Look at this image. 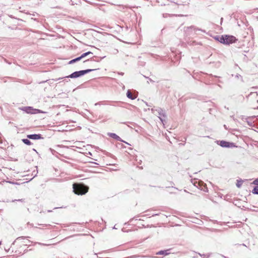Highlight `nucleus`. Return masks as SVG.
I'll use <instances>...</instances> for the list:
<instances>
[{
    "mask_svg": "<svg viewBox=\"0 0 258 258\" xmlns=\"http://www.w3.org/2000/svg\"><path fill=\"white\" fill-rule=\"evenodd\" d=\"M242 183L241 182H237L236 185L238 187H240Z\"/></svg>",
    "mask_w": 258,
    "mask_h": 258,
    "instance_id": "16",
    "label": "nucleus"
},
{
    "mask_svg": "<svg viewBox=\"0 0 258 258\" xmlns=\"http://www.w3.org/2000/svg\"><path fill=\"white\" fill-rule=\"evenodd\" d=\"M252 193L253 194L258 195V185L253 188V189L252 190Z\"/></svg>",
    "mask_w": 258,
    "mask_h": 258,
    "instance_id": "13",
    "label": "nucleus"
},
{
    "mask_svg": "<svg viewBox=\"0 0 258 258\" xmlns=\"http://www.w3.org/2000/svg\"><path fill=\"white\" fill-rule=\"evenodd\" d=\"M168 251L169 250H161L157 252L156 254L166 255L169 253Z\"/></svg>",
    "mask_w": 258,
    "mask_h": 258,
    "instance_id": "11",
    "label": "nucleus"
},
{
    "mask_svg": "<svg viewBox=\"0 0 258 258\" xmlns=\"http://www.w3.org/2000/svg\"><path fill=\"white\" fill-rule=\"evenodd\" d=\"M22 141L24 144L27 145H31L32 144V143L28 139H23Z\"/></svg>",
    "mask_w": 258,
    "mask_h": 258,
    "instance_id": "12",
    "label": "nucleus"
},
{
    "mask_svg": "<svg viewBox=\"0 0 258 258\" xmlns=\"http://www.w3.org/2000/svg\"><path fill=\"white\" fill-rule=\"evenodd\" d=\"M73 191L78 195H83L86 194L89 190V187L81 183H75L73 184Z\"/></svg>",
    "mask_w": 258,
    "mask_h": 258,
    "instance_id": "1",
    "label": "nucleus"
},
{
    "mask_svg": "<svg viewBox=\"0 0 258 258\" xmlns=\"http://www.w3.org/2000/svg\"><path fill=\"white\" fill-rule=\"evenodd\" d=\"M252 184L258 185V178L255 179L252 182Z\"/></svg>",
    "mask_w": 258,
    "mask_h": 258,
    "instance_id": "14",
    "label": "nucleus"
},
{
    "mask_svg": "<svg viewBox=\"0 0 258 258\" xmlns=\"http://www.w3.org/2000/svg\"><path fill=\"white\" fill-rule=\"evenodd\" d=\"M111 137H112V138H115V139H117L119 138L118 136H117L116 134H111V135H110Z\"/></svg>",
    "mask_w": 258,
    "mask_h": 258,
    "instance_id": "15",
    "label": "nucleus"
},
{
    "mask_svg": "<svg viewBox=\"0 0 258 258\" xmlns=\"http://www.w3.org/2000/svg\"><path fill=\"white\" fill-rule=\"evenodd\" d=\"M257 94L256 92H251L248 96L247 98L249 100H251L252 98H257Z\"/></svg>",
    "mask_w": 258,
    "mask_h": 258,
    "instance_id": "9",
    "label": "nucleus"
},
{
    "mask_svg": "<svg viewBox=\"0 0 258 258\" xmlns=\"http://www.w3.org/2000/svg\"><path fill=\"white\" fill-rule=\"evenodd\" d=\"M198 186L199 188L205 192H208V189L206 183L202 181H198Z\"/></svg>",
    "mask_w": 258,
    "mask_h": 258,
    "instance_id": "6",
    "label": "nucleus"
},
{
    "mask_svg": "<svg viewBox=\"0 0 258 258\" xmlns=\"http://www.w3.org/2000/svg\"><path fill=\"white\" fill-rule=\"evenodd\" d=\"M90 54H92V53L91 51H88V52L84 53L80 56L70 60L69 61V63L72 64L74 62H76V61L80 60L81 59H82L83 58L85 57V56H87L88 55H89Z\"/></svg>",
    "mask_w": 258,
    "mask_h": 258,
    "instance_id": "5",
    "label": "nucleus"
},
{
    "mask_svg": "<svg viewBox=\"0 0 258 258\" xmlns=\"http://www.w3.org/2000/svg\"><path fill=\"white\" fill-rule=\"evenodd\" d=\"M23 110L27 113L34 114L36 113H41L42 112L39 109H33L31 107H25Z\"/></svg>",
    "mask_w": 258,
    "mask_h": 258,
    "instance_id": "4",
    "label": "nucleus"
},
{
    "mask_svg": "<svg viewBox=\"0 0 258 258\" xmlns=\"http://www.w3.org/2000/svg\"><path fill=\"white\" fill-rule=\"evenodd\" d=\"M157 214L152 215V216H154L155 215H157Z\"/></svg>",
    "mask_w": 258,
    "mask_h": 258,
    "instance_id": "17",
    "label": "nucleus"
},
{
    "mask_svg": "<svg viewBox=\"0 0 258 258\" xmlns=\"http://www.w3.org/2000/svg\"><path fill=\"white\" fill-rule=\"evenodd\" d=\"M232 144V143L225 141H221L220 143V145L223 147H230L231 146Z\"/></svg>",
    "mask_w": 258,
    "mask_h": 258,
    "instance_id": "8",
    "label": "nucleus"
},
{
    "mask_svg": "<svg viewBox=\"0 0 258 258\" xmlns=\"http://www.w3.org/2000/svg\"><path fill=\"white\" fill-rule=\"evenodd\" d=\"M27 138L32 140H39L42 138L40 134L28 135Z\"/></svg>",
    "mask_w": 258,
    "mask_h": 258,
    "instance_id": "7",
    "label": "nucleus"
},
{
    "mask_svg": "<svg viewBox=\"0 0 258 258\" xmlns=\"http://www.w3.org/2000/svg\"><path fill=\"white\" fill-rule=\"evenodd\" d=\"M126 96L128 98L132 100H134L136 98V96L134 95L130 90L127 91Z\"/></svg>",
    "mask_w": 258,
    "mask_h": 258,
    "instance_id": "10",
    "label": "nucleus"
},
{
    "mask_svg": "<svg viewBox=\"0 0 258 258\" xmlns=\"http://www.w3.org/2000/svg\"><path fill=\"white\" fill-rule=\"evenodd\" d=\"M217 40L221 43L225 44H230L235 42L237 40L236 38L232 35H223L218 38Z\"/></svg>",
    "mask_w": 258,
    "mask_h": 258,
    "instance_id": "2",
    "label": "nucleus"
},
{
    "mask_svg": "<svg viewBox=\"0 0 258 258\" xmlns=\"http://www.w3.org/2000/svg\"><path fill=\"white\" fill-rule=\"evenodd\" d=\"M1 244H2V242L0 241V245H1Z\"/></svg>",
    "mask_w": 258,
    "mask_h": 258,
    "instance_id": "18",
    "label": "nucleus"
},
{
    "mask_svg": "<svg viewBox=\"0 0 258 258\" xmlns=\"http://www.w3.org/2000/svg\"><path fill=\"white\" fill-rule=\"evenodd\" d=\"M93 70H94L88 69V70H83V71H78V72H75L72 73L70 76H68L67 77H70V78H77V77H80L81 76H83V75L86 74V73L90 72H91L92 71H93Z\"/></svg>",
    "mask_w": 258,
    "mask_h": 258,
    "instance_id": "3",
    "label": "nucleus"
}]
</instances>
